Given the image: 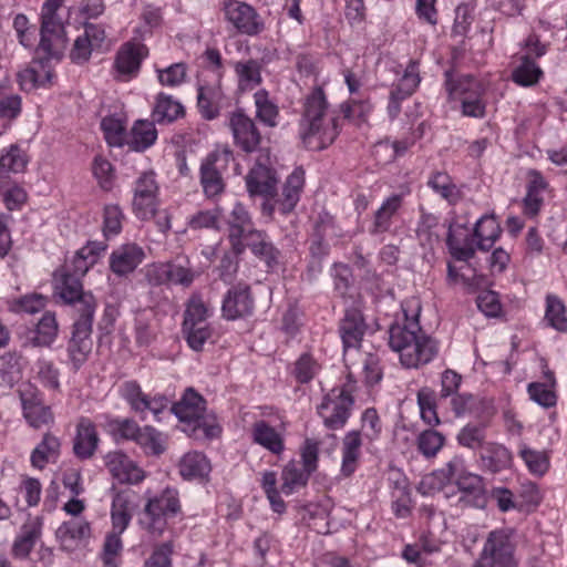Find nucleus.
Instances as JSON below:
<instances>
[{
  "label": "nucleus",
  "mask_w": 567,
  "mask_h": 567,
  "mask_svg": "<svg viewBox=\"0 0 567 567\" xmlns=\"http://www.w3.org/2000/svg\"><path fill=\"white\" fill-rule=\"evenodd\" d=\"M403 321H395L389 329V344L399 353L400 362L409 369L430 363L437 354V343L424 333L419 323L420 301L415 298L402 303Z\"/></svg>",
  "instance_id": "f257e3e1"
},
{
  "label": "nucleus",
  "mask_w": 567,
  "mask_h": 567,
  "mask_svg": "<svg viewBox=\"0 0 567 567\" xmlns=\"http://www.w3.org/2000/svg\"><path fill=\"white\" fill-rule=\"evenodd\" d=\"M339 135V122L330 115L329 104L321 87H315L303 102L299 136L308 150L320 151Z\"/></svg>",
  "instance_id": "f03ea898"
},
{
  "label": "nucleus",
  "mask_w": 567,
  "mask_h": 567,
  "mask_svg": "<svg viewBox=\"0 0 567 567\" xmlns=\"http://www.w3.org/2000/svg\"><path fill=\"white\" fill-rule=\"evenodd\" d=\"M171 412L183 424V432L194 439L212 440L221 432L215 414L207 413L205 399L193 388L185 390L179 401L171 406Z\"/></svg>",
  "instance_id": "7ed1b4c3"
},
{
  "label": "nucleus",
  "mask_w": 567,
  "mask_h": 567,
  "mask_svg": "<svg viewBox=\"0 0 567 567\" xmlns=\"http://www.w3.org/2000/svg\"><path fill=\"white\" fill-rule=\"evenodd\" d=\"M182 512L179 493L176 488L166 487L150 497L140 514L138 524L153 537H161L168 527V520Z\"/></svg>",
  "instance_id": "20e7f679"
},
{
  "label": "nucleus",
  "mask_w": 567,
  "mask_h": 567,
  "mask_svg": "<svg viewBox=\"0 0 567 567\" xmlns=\"http://www.w3.org/2000/svg\"><path fill=\"white\" fill-rule=\"evenodd\" d=\"M514 533L509 528L492 530L474 567H517Z\"/></svg>",
  "instance_id": "39448f33"
},
{
  "label": "nucleus",
  "mask_w": 567,
  "mask_h": 567,
  "mask_svg": "<svg viewBox=\"0 0 567 567\" xmlns=\"http://www.w3.org/2000/svg\"><path fill=\"white\" fill-rule=\"evenodd\" d=\"M352 388L350 383L333 388L318 405V414L327 429L336 431L346 425L354 404Z\"/></svg>",
  "instance_id": "423d86ee"
},
{
  "label": "nucleus",
  "mask_w": 567,
  "mask_h": 567,
  "mask_svg": "<svg viewBox=\"0 0 567 567\" xmlns=\"http://www.w3.org/2000/svg\"><path fill=\"white\" fill-rule=\"evenodd\" d=\"M233 152L225 147L208 154L200 165V185L207 198H215L225 190L223 174L227 171Z\"/></svg>",
  "instance_id": "0eeeda50"
},
{
  "label": "nucleus",
  "mask_w": 567,
  "mask_h": 567,
  "mask_svg": "<svg viewBox=\"0 0 567 567\" xmlns=\"http://www.w3.org/2000/svg\"><path fill=\"white\" fill-rule=\"evenodd\" d=\"M94 313L80 315L72 324L68 341V358L74 371H78L89 359L93 341L91 338Z\"/></svg>",
  "instance_id": "6e6552de"
},
{
  "label": "nucleus",
  "mask_w": 567,
  "mask_h": 567,
  "mask_svg": "<svg viewBox=\"0 0 567 567\" xmlns=\"http://www.w3.org/2000/svg\"><path fill=\"white\" fill-rule=\"evenodd\" d=\"M454 484L460 492L457 505L461 508L484 509L487 506L488 495L484 478L478 474L468 472L463 457L462 468L455 474Z\"/></svg>",
  "instance_id": "1a4fd4ad"
},
{
  "label": "nucleus",
  "mask_w": 567,
  "mask_h": 567,
  "mask_svg": "<svg viewBox=\"0 0 567 567\" xmlns=\"http://www.w3.org/2000/svg\"><path fill=\"white\" fill-rule=\"evenodd\" d=\"M18 393L23 417L31 427L40 429L53 423L52 410L44 403L43 394L35 385L23 384Z\"/></svg>",
  "instance_id": "9d476101"
},
{
  "label": "nucleus",
  "mask_w": 567,
  "mask_h": 567,
  "mask_svg": "<svg viewBox=\"0 0 567 567\" xmlns=\"http://www.w3.org/2000/svg\"><path fill=\"white\" fill-rule=\"evenodd\" d=\"M56 293L68 305H72L78 316L95 313L96 300L94 296L83 290L80 277L66 272L56 286Z\"/></svg>",
  "instance_id": "9b49d317"
},
{
  "label": "nucleus",
  "mask_w": 567,
  "mask_h": 567,
  "mask_svg": "<svg viewBox=\"0 0 567 567\" xmlns=\"http://www.w3.org/2000/svg\"><path fill=\"white\" fill-rule=\"evenodd\" d=\"M255 299L247 284L238 282L225 293L221 302V316L226 320H238L254 313Z\"/></svg>",
  "instance_id": "f8f14e48"
},
{
  "label": "nucleus",
  "mask_w": 567,
  "mask_h": 567,
  "mask_svg": "<svg viewBox=\"0 0 567 567\" xmlns=\"http://www.w3.org/2000/svg\"><path fill=\"white\" fill-rule=\"evenodd\" d=\"M228 126L231 131L234 144L245 153L256 152L261 143V134L254 122L241 110L229 115Z\"/></svg>",
  "instance_id": "ddd939ff"
},
{
  "label": "nucleus",
  "mask_w": 567,
  "mask_h": 567,
  "mask_svg": "<svg viewBox=\"0 0 567 567\" xmlns=\"http://www.w3.org/2000/svg\"><path fill=\"white\" fill-rule=\"evenodd\" d=\"M158 184L154 172H144L135 182L133 210L140 219L151 218L156 209Z\"/></svg>",
  "instance_id": "4468645a"
},
{
  "label": "nucleus",
  "mask_w": 567,
  "mask_h": 567,
  "mask_svg": "<svg viewBox=\"0 0 567 567\" xmlns=\"http://www.w3.org/2000/svg\"><path fill=\"white\" fill-rule=\"evenodd\" d=\"M226 20L246 35H257L264 30V22L256 10L240 1H229L224 8Z\"/></svg>",
  "instance_id": "2eb2a0df"
},
{
  "label": "nucleus",
  "mask_w": 567,
  "mask_h": 567,
  "mask_svg": "<svg viewBox=\"0 0 567 567\" xmlns=\"http://www.w3.org/2000/svg\"><path fill=\"white\" fill-rule=\"evenodd\" d=\"M144 249L135 243L115 248L109 258L110 269L118 277L132 274L145 259Z\"/></svg>",
  "instance_id": "dca6fc26"
},
{
  "label": "nucleus",
  "mask_w": 567,
  "mask_h": 567,
  "mask_svg": "<svg viewBox=\"0 0 567 567\" xmlns=\"http://www.w3.org/2000/svg\"><path fill=\"white\" fill-rule=\"evenodd\" d=\"M148 49L137 37L124 43L115 59V68L120 75L127 79L135 76L141 68L142 61L147 56Z\"/></svg>",
  "instance_id": "f3484780"
},
{
  "label": "nucleus",
  "mask_w": 567,
  "mask_h": 567,
  "mask_svg": "<svg viewBox=\"0 0 567 567\" xmlns=\"http://www.w3.org/2000/svg\"><path fill=\"white\" fill-rule=\"evenodd\" d=\"M91 537V524L84 518H71L63 522L55 530V538L61 548L73 551Z\"/></svg>",
  "instance_id": "a211bd4d"
},
{
  "label": "nucleus",
  "mask_w": 567,
  "mask_h": 567,
  "mask_svg": "<svg viewBox=\"0 0 567 567\" xmlns=\"http://www.w3.org/2000/svg\"><path fill=\"white\" fill-rule=\"evenodd\" d=\"M462 468V457L453 456L442 468L433 471L422 477L417 491L423 495H433L443 489L450 482H454L455 474Z\"/></svg>",
  "instance_id": "6ab92c4d"
},
{
  "label": "nucleus",
  "mask_w": 567,
  "mask_h": 567,
  "mask_svg": "<svg viewBox=\"0 0 567 567\" xmlns=\"http://www.w3.org/2000/svg\"><path fill=\"white\" fill-rule=\"evenodd\" d=\"M105 466L120 483L137 484L144 480V472L122 452H111L105 456Z\"/></svg>",
  "instance_id": "aec40b11"
},
{
  "label": "nucleus",
  "mask_w": 567,
  "mask_h": 567,
  "mask_svg": "<svg viewBox=\"0 0 567 567\" xmlns=\"http://www.w3.org/2000/svg\"><path fill=\"white\" fill-rule=\"evenodd\" d=\"M367 324L358 308L346 310L344 317L339 324V332L342 339L344 351L358 349L365 333Z\"/></svg>",
  "instance_id": "412c9836"
},
{
  "label": "nucleus",
  "mask_w": 567,
  "mask_h": 567,
  "mask_svg": "<svg viewBox=\"0 0 567 567\" xmlns=\"http://www.w3.org/2000/svg\"><path fill=\"white\" fill-rule=\"evenodd\" d=\"M59 322L52 311H45L38 323L25 332L24 346L50 347L58 338Z\"/></svg>",
  "instance_id": "4be33fe9"
},
{
  "label": "nucleus",
  "mask_w": 567,
  "mask_h": 567,
  "mask_svg": "<svg viewBox=\"0 0 567 567\" xmlns=\"http://www.w3.org/2000/svg\"><path fill=\"white\" fill-rule=\"evenodd\" d=\"M446 244L451 255L461 261H467L473 258L477 248V239L470 234L463 225H452L450 227Z\"/></svg>",
  "instance_id": "5701e85b"
},
{
  "label": "nucleus",
  "mask_w": 567,
  "mask_h": 567,
  "mask_svg": "<svg viewBox=\"0 0 567 567\" xmlns=\"http://www.w3.org/2000/svg\"><path fill=\"white\" fill-rule=\"evenodd\" d=\"M226 223L228 237L235 254L240 255L245 250L243 237L252 227L250 214L241 203H236L229 213Z\"/></svg>",
  "instance_id": "b1692460"
},
{
  "label": "nucleus",
  "mask_w": 567,
  "mask_h": 567,
  "mask_svg": "<svg viewBox=\"0 0 567 567\" xmlns=\"http://www.w3.org/2000/svg\"><path fill=\"white\" fill-rule=\"evenodd\" d=\"M250 439L271 454L279 456L285 451L284 435L265 420H258L250 427Z\"/></svg>",
  "instance_id": "393cba45"
},
{
  "label": "nucleus",
  "mask_w": 567,
  "mask_h": 567,
  "mask_svg": "<svg viewBox=\"0 0 567 567\" xmlns=\"http://www.w3.org/2000/svg\"><path fill=\"white\" fill-rule=\"evenodd\" d=\"M246 186L251 196L272 197L277 187L276 174L270 167L256 164L246 176Z\"/></svg>",
  "instance_id": "a878e982"
},
{
  "label": "nucleus",
  "mask_w": 567,
  "mask_h": 567,
  "mask_svg": "<svg viewBox=\"0 0 567 567\" xmlns=\"http://www.w3.org/2000/svg\"><path fill=\"white\" fill-rule=\"evenodd\" d=\"M99 441L94 423L87 417H81L76 424L74 454L81 460L91 458L97 449Z\"/></svg>",
  "instance_id": "bb28decb"
},
{
  "label": "nucleus",
  "mask_w": 567,
  "mask_h": 567,
  "mask_svg": "<svg viewBox=\"0 0 567 567\" xmlns=\"http://www.w3.org/2000/svg\"><path fill=\"white\" fill-rule=\"evenodd\" d=\"M402 202L403 198L399 194H393L383 200L374 213L373 221L369 228V233L372 236L382 235L391 229L393 218L402 207Z\"/></svg>",
  "instance_id": "cd10ccee"
},
{
  "label": "nucleus",
  "mask_w": 567,
  "mask_h": 567,
  "mask_svg": "<svg viewBox=\"0 0 567 567\" xmlns=\"http://www.w3.org/2000/svg\"><path fill=\"white\" fill-rule=\"evenodd\" d=\"M512 464V453L502 444L487 442L480 453V466L491 473H499Z\"/></svg>",
  "instance_id": "c85d7f7f"
},
{
  "label": "nucleus",
  "mask_w": 567,
  "mask_h": 567,
  "mask_svg": "<svg viewBox=\"0 0 567 567\" xmlns=\"http://www.w3.org/2000/svg\"><path fill=\"white\" fill-rule=\"evenodd\" d=\"M153 120H138L131 128L127 145L136 152H143L151 147L157 140V131Z\"/></svg>",
  "instance_id": "c756f323"
},
{
  "label": "nucleus",
  "mask_w": 567,
  "mask_h": 567,
  "mask_svg": "<svg viewBox=\"0 0 567 567\" xmlns=\"http://www.w3.org/2000/svg\"><path fill=\"white\" fill-rule=\"evenodd\" d=\"M60 447L59 439L51 433H45L42 441L31 452L32 466L43 470L49 462H55L60 455Z\"/></svg>",
  "instance_id": "7c9ffc66"
},
{
  "label": "nucleus",
  "mask_w": 567,
  "mask_h": 567,
  "mask_svg": "<svg viewBox=\"0 0 567 567\" xmlns=\"http://www.w3.org/2000/svg\"><path fill=\"white\" fill-rule=\"evenodd\" d=\"M361 437L358 431L348 432L342 442V464L341 474L346 477L351 476L359 463L361 455Z\"/></svg>",
  "instance_id": "2f4dec72"
},
{
  "label": "nucleus",
  "mask_w": 567,
  "mask_h": 567,
  "mask_svg": "<svg viewBox=\"0 0 567 567\" xmlns=\"http://www.w3.org/2000/svg\"><path fill=\"white\" fill-rule=\"evenodd\" d=\"M179 474L185 480L205 478L210 473V463L200 452H188L179 461Z\"/></svg>",
  "instance_id": "473e14b6"
},
{
  "label": "nucleus",
  "mask_w": 567,
  "mask_h": 567,
  "mask_svg": "<svg viewBox=\"0 0 567 567\" xmlns=\"http://www.w3.org/2000/svg\"><path fill=\"white\" fill-rule=\"evenodd\" d=\"M234 71L238 80L240 91H251L258 86L261 81V64L254 59L238 61L234 64Z\"/></svg>",
  "instance_id": "72a5a7b5"
},
{
  "label": "nucleus",
  "mask_w": 567,
  "mask_h": 567,
  "mask_svg": "<svg viewBox=\"0 0 567 567\" xmlns=\"http://www.w3.org/2000/svg\"><path fill=\"white\" fill-rule=\"evenodd\" d=\"M184 115L183 105L173 96L159 93L152 112V118L158 124H167Z\"/></svg>",
  "instance_id": "f704fd0d"
},
{
  "label": "nucleus",
  "mask_w": 567,
  "mask_h": 567,
  "mask_svg": "<svg viewBox=\"0 0 567 567\" xmlns=\"http://www.w3.org/2000/svg\"><path fill=\"white\" fill-rule=\"evenodd\" d=\"M546 383L532 382L527 385V393L529 399L538 405L548 409L556 405L557 395L554 391L555 377L554 373L547 371L545 373Z\"/></svg>",
  "instance_id": "c9c22d12"
},
{
  "label": "nucleus",
  "mask_w": 567,
  "mask_h": 567,
  "mask_svg": "<svg viewBox=\"0 0 567 567\" xmlns=\"http://www.w3.org/2000/svg\"><path fill=\"white\" fill-rule=\"evenodd\" d=\"M473 231L477 239V248L489 250L501 235V227L495 217L485 215L475 223Z\"/></svg>",
  "instance_id": "e433bc0d"
},
{
  "label": "nucleus",
  "mask_w": 567,
  "mask_h": 567,
  "mask_svg": "<svg viewBox=\"0 0 567 567\" xmlns=\"http://www.w3.org/2000/svg\"><path fill=\"white\" fill-rule=\"evenodd\" d=\"M254 103L256 107V117L266 126L276 127L278 125L279 109L269 97V93L265 90H258L254 94Z\"/></svg>",
  "instance_id": "4c0bfd02"
},
{
  "label": "nucleus",
  "mask_w": 567,
  "mask_h": 567,
  "mask_svg": "<svg viewBox=\"0 0 567 567\" xmlns=\"http://www.w3.org/2000/svg\"><path fill=\"white\" fill-rule=\"evenodd\" d=\"M131 519L132 514L130 496L125 493H116L113 497L111 506L112 529L124 533V530L128 527Z\"/></svg>",
  "instance_id": "58836bf2"
},
{
  "label": "nucleus",
  "mask_w": 567,
  "mask_h": 567,
  "mask_svg": "<svg viewBox=\"0 0 567 567\" xmlns=\"http://www.w3.org/2000/svg\"><path fill=\"white\" fill-rule=\"evenodd\" d=\"M427 186L450 204H455L460 199V190L446 172L432 173Z\"/></svg>",
  "instance_id": "ea45409f"
},
{
  "label": "nucleus",
  "mask_w": 567,
  "mask_h": 567,
  "mask_svg": "<svg viewBox=\"0 0 567 567\" xmlns=\"http://www.w3.org/2000/svg\"><path fill=\"white\" fill-rule=\"evenodd\" d=\"M210 309L207 307L200 295L194 293L186 302L183 326L209 324L207 319Z\"/></svg>",
  "instance_id": "a19ab883"
},
{
  "label": "nucleus",
  "mask_w": 567,
  "mask_h": 567,
  "mask_svg": "<svg viewBox=\"0 0 567 567\" xmlns=\"http://www.w3.org/2000/svg\"><path fill=\"white\" fill-rule=\"evenodd\" d=\"M454 97H460L461 101H483L485 93L484 85L474 76L465 75L458 79L456 84L450 92Z\"/></svg>",
  "instance_id": "79ce46f5"
},
{
  "label": "nucleus",
  "mask_w": 567,
  "mask_h": 567,
  "mask_svg": "<svg viewBox=\"0 0 567 567\" xmlns=\"http://www.w3.org/2000/svg\"><path fill=\"white\" fill-rule=\"evenodd\" d=\"M309 476L310 474L301 468L297 462H288L281 473V492L286 495L292 494L297 488L307 484Z\"/></svg>",
  "instance_id": "37998d69"
},
{
  "label": "nucleus",
  "mask_w": 567,
  "mask_h": 567,
  "mask_svg": "<svg viewBox=\"0 0 567 567\" xmlns=\"http://www.w3.org/2000/svg\"><path fill=\"white\" fill-rule=\"evenodd\" d=\"M28 164L25 153L17 144L4 147L0 155V173H20Z\"/></svg>",
  "instance_id": "c03bdc74"
},
{
  "label": "nucleus",
  "mask_w": 567,
  "mask_h": 567,
  "mask_svg": "<svg viewBox=\"0 0 567 567\" xmlns=\"http://www.w3.org/2000/svg\"><path fill=\"white\" fill-rule=\"evenodd\" d=\"M486 427L482 424H466L456 435L457 443L466 449L476 451L486 445Z\"/></svg>",
  "instance_id": "a18cd8bd"
},
{
  "label": "nucleus",
  "mask_w": 567,
  "mask_h": 567,
  "mask_svg": "<svg viewBox=\"0 0 567 567\" xmlns=\"http://www.w3.org/2000/svg\"><path fill=\"white\" fill-rule=\"evenodd\" d=\"M0 379L8 388H13L22 379L20 357L7 352L0 357Z\"/></svg>",
  "instance_id": "49530a36"
},
{
  "label": "nucleus",
  "mask_w": 567,
  "mask_h": 567,
  "mask_svg": "<svg viewBox=\"0 0 567 567\" xmlns=\"http://www.w3.org/2000/svg\"><path fill=\"white\" fill-rule=\"evenodd\" d=\"M121 396L130 404L131 409L145 420L147 395L142 391L136 381H126L120 388Z\"/></svg>",
  "instance_id": "de8ad7c7"
},
{
  "label": "nucleus",
  "mask_w": 567,
  "mask_h": 567,
  "mask_svg": "<svg viewBox=\"0 0 567 567\" xmlns=\"http://www.w3.org/2000/svg\"><path fill=\"white\" fill-rule=\"evenodd\" d=\"M66 48L65 34H41L37 54L59 61Z\"/></svg>",
  "instance_id": "09e8293b"
},
{
  "label": "nucleus",
  "mask_w": 567,
  "mask_h": 567,
  "mask_svg": "<svg viewBox=\"0 0 567 567\" xmlns=\"http://www.w3.org/2000/svg\"><path fill=\"white\" fill-rule=\"evenodd\" d=\"M136 443L143 447L146 453L153 455H159L166 449V440L163 433L150 425L142 427Z\"/></svg>",
  "instance_id": "8fccbe9b"
},
{
  "label": "nucleus",
  "mask_w": 567,
  "mask_h": 567,
  "mask_svg": "<svg viewBox=\"0 0 567 567\" xmlns=\"http://www.w3.org/2000/svg\"><path fill=\"white\" fill-rule=\"evenodd\" d=\"M545 320L554 329L561 332L567 331L565 306L558 297L553 295L546 297Z\"/></svg>",
  "instance_id": "3c124183"
},
{
  "label": "nucleus",
  "mask_w": 567,
  "mask_h": 567,
  "mask_svg": "<svg viewBox=\"0 0 567 567\" xmlns=\"http://www.w3.org/2000/svg\"><path fill=\"white\" fill-rule=\"evenodd\" d=\"M437 225L439 218L435 215L422 210L415 229L416 237L422 246H431L439 240Z\"/></svg>",
  "instance_id": "603ef678"
},
{
  "label": "nucleus",
  "mask_w": 567,
  "mask_h": 567,
  "mask_svg": "<svg viewBox=\"0 0 567 567\" xmlns=\"http://www.w3.org/2000/svg\"><path fill=\"white\" fill-rule=\"evenodd\" d=\"M419 83L420 76L417 71V64L416 62L411 61L406 66L404 74L400 78V80L396 83L392 85L391 92L408 99L414 93Z\"/></svg>",
  "instance_id": "864d4df0"
},
{
  "label": "nucleus",
  "mask_w": 567,
  "mask_h": 567,
  "mask_svg": "<svg viewBox=\"0 0 567 567\" xmlns=\"http://www.w3.org/2000/svg\"><path fill=\"white\" fill-rule=\"evenodd\" d=\"M219 92L210 86H199L197 95V105L202 115L207 120L217 117L219 110L217 101Z\"/></svg>",
  "instance_id": "5fc2aeb1"
},
{
  "label": "nucleus",
  "mask_w": 567,
  "mask_h": 567,
  "mask_svg": "<svg viewBox=\"0 0 567 567\" xmlns=\"http://www.w3.org/2000/svg\"><path fill=\"white\" fill-rule=\"evenodd\" d=\"M320 371V364L309 353L301 354L293 364L292 375L299 383H309Z\"/></svg>",
  "instance_id": "6e6d98bb"
},
{
  "label": "nucleus",
  "mask_w": 567,
  "mask_h": 567,
  "mask_svg": "<svg viewBox=\"0 0 567 567\" xmlns=\"http://www.w3.org/2000/svg\"><path fill=\"white\" fill-rule=\"evenodd\" d=\"M0 195L9 210L20 209L27 200L25 190L9 179L0 181Z\"/></svg>",
  "instance_id": "4d7b16f0"
},
{
  "label": "nucleus",
  "mask_w": 567,
  "mask_h": 567,
  "mask_svg": "<svg viewBox=\"0 0 567 567\" xmlns=\"http://www.w3.org/2000/svg\"><path fill=\"white\" fill-rule=\"evenodd\" d=\"M141 19L143 21V25L136 28L134 31V37H137L140 41L144 40L147 35H151L153 29L158 28L162 24L163 16L159 8L147 4L143 8Z\"/></svg>",
  "instance_id": "13d9d810"
},
{
  "label": "nucleus",
  "mask_w": 567,
  "mask_h": 567,
  "mask_svg": "<svg viewBox=\"0 0 567 567\" xmlns=\"http://www.w3.org/2000/svg\"><path fill=\"white\" fill-rule=\"evenodd\" d=\"M417 404L421 412V417L424 422L430 425H436L440 423L436 413V403L434 391L430 388H422L417 392Z\"/></svg>",
  "instance_id": "bf43d9fd"
},
{
  "label": "nucleus",
  "mask_w": 567,
  "mask_h": 567,
  "mask_svg": "<svg viewBox=\"0 0 567 567\" xmlns=\"http://www.w3.org/2000/svg\"><path fill=\"white\" fill-rule=\"evenodd\" d=\"M101 128L106 142L111 146H122L126 140L125 125L122 120L115 116H106L101 122Z\"/></svg>",
  "instance_id": "052dcab7"
},
{
  "label": "nucleus",
  "mask_w": 567,
  "mask_h": 567,
  "mask_svg": "<svg viewBox=\"0 0 567 567\" xmlns=\"http://www.w3.org/2000/svg\"><path fill=\"white\" fill-rule=\"evenodd\" d=\"M540 75L542 70L538 65L528 56H525L522 63L514 70L513 80L519 85L530 86L538 81Z\"/></svg>",
  "instance_id": "680f3d73"
},
{
  "label": "nucleus",
  "mask_w": 567,
  "mask_h": 567,
  "mask_svg": "<svg viewBox=\"0 0 567 567\" xmlns=\"http://www.w3.org/2000/svg\"><path fill=\"white\" fill-rule=\"evenodd\" d=\"M519 454L530 473L542 476L548 471L549 458L545 452L523 446Z\"/></svg>",
  "instance_id": "e2e57ef3"
},
{
  "label": "nucleus",
  "mask_w": 567,
  "mask_h": 567,
  "mask_svg": "<svg viewBox=\"0 0 567 567\" xmlns=\"http://www.w3.org/2000/svg\"><path fill=\"white\" fill-rule=\"evenodd\" d=\"M37 377L41 384L50 390H60V371L55 364L45 359H40L35 363Z\"/></svg>",
  "instance_id": "0e129e2a"
},
{
  "label": "nucleus",
  "mask_w": 567,
  "mask_h": 567,
  "mask_svg": "<svg viewBox=\"0 0 567 567\" xmlns=\"http://www.w3.org/2000/svg\"><path fill=\"white\" fill-rule=\"evenodd\" d=\"M444 436L434 430L423 431L417 437V449L425 457H433L444 445Z\"/></svg>",
  "instance_id": "69168bd1"
},
{
  "label": "nucleus",
  "mask_w": 567,
  "mask_h": 567,
  "mask_svg": "<svg viewBox=\"0 0 567 567\" xmlns=\"http://www.w3.org/2000/svg\"><path fill=\"white\" fill-rule=\"evenodd\" d=\"M312 236L324 239L339 237L341 236V229L336 225L332 215L321 212L313 221Z\"/></svg>",
  "instance_id": "338daca9"
},
{
  "label": "nucleus",
  "mask_w": 567,
  "mask_h": 567,
  "mask_svg": "<svg viewBox=\"0 0 567 567\" xmlns=\"http://www.w3.org/2000/svg\"><path fill=\"white\" fill-rule=\"evenodd\" d=\"M173 543L165 542L154 547L151 556L145 560L144 567H172Z\"/></svg>",
  "instance_id": "774afa93"
}]
</instances>
